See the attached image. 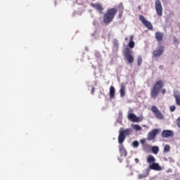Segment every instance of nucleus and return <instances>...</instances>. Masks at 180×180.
I'll return each mask as SVG.
<instances>
[{
	"instance_id": "1",
	"label": "nucleus",
	"mask_w": 180,
	"mask_h": 180,
	"mask_svg": "<svg viewBox=\"0 0 180 180\" xmlns=\"http://www.w3.org/2000/svg\"><path fill=\"white\" fill-rule=\"evenodd\" d=\"M162 88H164V82L162 80L156 82L150 89V98L152 99H157V97L160 95V92L162 95H165L167 94V89Z\"/></svg>"
},
{
	"instance_id": "2",
	"label": "nucleus",
	"mask_w": 180,
	"mask_h": 180,
	"mask_svg": "<svg viewBox=\"0 0 180 180\" xmlns=\"http://www.w3.org/2000/svg\"><path fill=\"white\" fill-rule=\"evenodd\" d=\"M117 8H108L103 15V22L105 25H110L117 14Z\"/></svg>"
},
{
	"instance_id": "3",
	"label": "nucleus",
	"mask_w": 180,
	"mask_h": 180,
	"mask_svg": "<svg viewBox=\"0 0 180 180\" xmlns=\"http://www.w3.org/2000/svg\"><path fill=\"white\" fill-rule=\"evenodd\" d=\"M148 164H149V169H153V171H162V167L159 163L155 162V158L154 156L149 155L146 159Z\"/></svg>"
},
{
	"instance_id": "4",
	"label": "nucleus",
	"mask_w": 180,
	"mask_h": 180,
	"mask_svg": "<svg viewBox=\"0 0 180 180\" xmlns=\"http://www.w3.org/2000/svg\"><path fill=\"white\" fill-rule=\"evenodd\" d=\"M131 133H133L132 129L128 128L126 129H123V128H121L118 136L119 144H123V142L124 141V140H126V137L130 136Z\"/></svg>"
},
{
	"instance_id": "5",
	"label": "nucleus",
	"mask_w": 180,
	"mask_h": 180,
	"mask_svg": "<svg viewBox=\"0 0 180 180\" xmlns=\"http://www.w3.org/2000/svg\"><path fill=\"white\" fill-rule=\"evenodd\" d=\"M124 56L129 64L134 63V56L131 55L130 49H125Z\"/></svg>"
},
{
	"instance_id": "6",
	"label": "nucleus",
	"mask_w": 180,
	"mask_h": 180,
	"mask_svg": "<svg viewBox=\"0 0 180 180\" xmlns=\"http://www.w3.org/2000/svg\"><path fill=\"white\" fill-rule=\"evenodd\" d=\"M139 20L143 25V26H145V27H147V29H148L149 30H153V24H151L150 21L147 20V19H146V17L139 15Z\"/></svg>"
},
{
	"instance_id": "7",
	"label": "nucleus",
	"mask_w": 180,
	"mask_h": 180,
	"mask_svg": "<svg viewBox=\"0 0 180 180\" xmlns=\"http://www.w3.org/2000/svg\"><path fill=\"white\" fill-rule=\"evenodd\" d=\"M151 110H152L153 113H154V115H155V117H157V119H160V120H162V119H164V115H162V113L160 112V110H158L157 106L153 105L151 107Z\"/></svg>"
},
{
	"instance_id": "8",
	"label": "nucleus",
	"mask_w": 180,
	"mask_h": 180,
	"mask_svg": "<svg viewBox=\"0 0 180 180\" xmlns=\"http://www.w3.org/2000/svg\"><path fill=\"white\" fill-rule=\"evenodd\" d=\"M158 129H152L148 134L147 140L148 141H153V140L155 139V137H157V135L158 134Z\"/></svg>"
},
{
	"instance_id": "9",
	"label": "nucleus",
	"mask_w": 180,
	"mask_h": 180,
	"mask_svg": "<svg viewBox=\"0 0 180 180\" xmlns=\"http://www.w3.org/2000/svg\"><path fill=\"white\" fill-rule=\"evenodd\" d=\"M155 8L158 16H162V5L160 0H156L155 2Z\"/></svg>"
},
{
	"instance_id": "10",
	"label": "nucleus",
	"mask_w": 180,
	"mask_h": 180,
	"mask_svg": "<svg viewBox=\"0 0 180 180\" xmlns=\"http://www.w3.org/2000/svg\"><path fill=\"white\" fill-rule=\"evenodd\" d=\"M90 6L92 8H94L96 11L99 12V13H103V11L105 8H103V6H102V4H101V3H91Z\"/></svg>"
},
{
	"instance_id": "11",
	"label": "nucleus",
	"mask_w": 180,
	"mask_h": 180,
	"mask_svg": "<svg viewBox=\"0 0 180 180\" xmlns=\"http://www.w3.org/2000/svg\"><path fill=\"white\" fill-rule=\"evenodd\" d=\"M162 53H164V46H160L153 51V57H160Z\"/></svg>"
},
{
	"instance_id": "12",
	"label": "nucleus",
	"mask_w": 180,
	"mask_h": 180,
	"mask_svg": "<svg viewBox=\"0 0 180 180\" xmlns=\"http://www.w3.org/2000/svg\"><path fill=\"white\" fill-rule=\"evenodd\" d=\"M172 136H174V132L171 130H163L161 134V136L163 139H167L168 137H172Z\"/></svg>"
},
{
	"instance_id": "13",
	"label": "nucleus",
	"mask_w": 180,
	"mask_h": 180,
	"mask_svg": "<svg viewBox=\"0 0 180 180\" xmlns=\"http://www.w3.org/2000/svg\"><path fill=\"white\" fill-rule=\"evenodd\" d=\"M118 12L119 13L117 18L118 19H122V18L123 17V13L124 12V6H123L122 3L120 4L118 6Z\"/></svg>"
},
{
	"instance_id": "14",
	"label": "nucleus",
	"mask_w": 180,
	"mask_h": 180,
	"mask_svg": "<svg viewBox=\"0 0 180 180\" xmlns=\"http://www.w3.org/2000/svg\"><path fill=\"white\" fill-rule=\"evenodd\" d=\"M128 119L130 120V122H135L136 123L140 122V118L133 113L128 114Z\"/></svg>"
},
{
	"instance_id": "15",
	"label": "nucleus",
	"mask_w": 180,
	"mask_h": 180,
	"mask_svg": "<svg viewBox=\"0 0 180 180\" xmlns=\"http://www.w3.org/2000/svg\"><path fill=\"white\" fill-rule=\"evenodd\" d=\"M119 150L122 156L127 157V150H126V148L123 145L119 146Z\"/></svg>"
},
{
	"instance_id": "16",
	"label": "nucleus",
	"mask_w": 180,
	"mask_h": 180,
	"mask_svg": "<svg viewBox=\"0 0 180 180\" xmlns=\"http://www.w3.org/2000/svg\"><path fill=\"white\" fill-rule=\"evenodd\" d=\"M148 175H150V169H146L145 170V172L143 174H139L138 175V178L139 179H143V178H147V176H148Z\"/></svg>"
},
{
	"instance_id": "17",
	"label": "nucleus",
	"mask_w": 180,
	"mask_h": 180,
	"mask_svg": "<svg viewBox=\"0 0 180 180\" xmlns=\"http://www.w3.org/2000/svg\"><path fill=\"white\" fill-rule=\"evenodd\" d=\"M155 37L158 41H162V39H164V34H162V32H157L155 34Z\"/></svg>"
},
{
	"instance_id": "18",
	"label": "nucleus",
	"mask_w": 180,
	"mask_h": 180,
	"mask_svg": "<svg viewBox=\"0 0 180 180\" xmlns=\"http://www.w3.org/2000/svg\"><path fill=\"white\" fill-rule=\"evenodd\" d=\"M120 96L123 98V96H125L126 95V86L124 84H121V88L120 90Z\"/></svg>"
},
{
	"instance_id": "19",
	"label": "nucleus",
	"mask_w": 180,
	"mask_h": 180,
	"mask_svg": "<svg viewBox=\"0 0 180 180\" xmlns=\"http://www.w3.org/2000/svg\"><path fill=\"white\" fill-rule=\"evenodd\" d=\"M116 93V90L115 89V86H110V98L113 99L115 98V94Z\"/></svg>"
},
{
	"instance_id": "20",
	"label": "nucleus",
	"mask_w": 180,
	"mask_h": 180,
	"mask_svg": "<svg viewBox=\"0 0 180 180\" xmlns=\"http://www.w3.org/2000/svg\"><path fill=\"white\" fill-rule=\"evenodd\" d=\"M133 39H134V35L129 36V42L128 44V46H129V47H130V49H134L135 43L133 41Z\"/></svg>"
},
{
	"instance_id": "21",
	"label": "nucleus",
	"mask_w": 180,
	"mask_h": 180,
	"mask_svg": "<svg viewBox=\"0 0 180 180\" xmlns=\"http://www.w3.org/2000/svg\"><path fill=\"white\" fill-rule=\"evenodd\" d=\"M174 98H175L176 104L178 105V106H180V94H174Z\"/></svg>"
},
{
	"instance_id": "22",
	"label": "nucleus",
	"mask_w": 180,
	"mask_h": 180,
	"mask_svg": "<svg viewBox=\"0 0 180 180\" xmlns=\"http://www.w3.org/2000/svg\"><path fill=\"white\" fill-rule=\"evenodd\" d=\"M152 152L153 154H158L160 152V148L158 146H153L152 147Z\"/></svg>"
},
{
	"instance_id": "23",
	"label": "nucleus",
	"mask_w": 180,
	"mask_h": 180,
	"mask_svg": "<svg viewBox=\"0 0 180 180\" xmlns=\"http://www.w3.org/2000/svg\"><path fill=\"white\" fill-rule=\"evenodd\" d=\"M132 129H134V130H136L138 131H141V130L143 129L141 128V127L139 124H134L132 125Z\"/></svg>"
},
{
	"instance_id": "24",
	"label": "nucleus",
	"mask_w": 180,
	"mask_h": 180,
	"mask_svg": "<svg viewBox=\"0 0 180 180\" xmlns=\"http://www.w3.org/2000/svg\"><path fill=\"white\" fill-rule=\"evenodd\" d=\"M171 146L169 145H165L163 149V153H169Z\"/></svg>"
},
{
	"instance_id": "25",
	"label": "nucleus",
	"mask_w": 180,
	"mask_h": 180,
	"mask_svg": "<svg viewBox=\"0 0 180 180\" xmlns=\"http://www.w3.org/2000/svg\"><path fill=\"white\" fill-rule=\"evenodd\" d=\"M143 148L145 151H148V150H150V148H151V146L148 143H144L143 145Z\"/></svg>"
},
{
	"instance_id": "26",
	"label": "nucleus",
	"mask_w": 180,
	"mask_h": 180,
	"mask_svg": "<svg viewBox=\"0 0 180 180\" xmlns=\"http://www.w3.org/2000/svg\"><path fill=\"white\" fill-rule=\"evenodd\" d=\"M141 63H143V58L141 56H139L137 58V64L139 66L141 65Z\"/></svg>"
},
{
	"instance_id": "27",
	"label": "nucleus",
	"mask_w": 180,
	"mask_h": 180,
	"mask_svg": "<svg viewBox=\"0 0 180 180\" xmlns=\"http://www.w3.org/2000/svg\"><path fill=\"white\" fill-rule=\"evenodd\" d=\"M170 112H175V109H176V107L175 105H172L169 107Z\"/></svg>"
},
{
	"instance_id": "28",
	"label": "nucleus",
	"mask_w": 180,
	"mask_h": 180,
	"mask_svg": "<svg viewBox=\"0 0 180 180\" xmlns=\"http://www.w3.org/2000/svg\"><path fill=\"white\" fill-rule=\"evenodd\" d=\"M132 146H133L134 147H139V141H134L132 143Z\"/></svg>"
},
{
	"instance_id": "29",
	"label": "nucleus",
	"mask_w": 180,
	"mask_h": 180,
	"mask_svg": "<svg viewBox=\"0 0 180 180\" xmlns=\"http://www.w3.org/2000/svg\"><path fill=\"white\" fill-rule=\"evenodd\" d=\"M176 125H177V127H179L180 129V117H179L177 119Z\"/></svg>"
},
{
	"instance_id": "30",
	"label": "nucleus",
	"mask_w": 180,
	"mask_h": 180,
	"mask_svg": "<svg viewBox=\"0 0 180 180\" xmlns=\"http://www.w3.org/2000/svg\"><path fill=\"white\" fill-rule=\"evenodd\" d=\"M174 43H176L177 44H179V41H178V39L174 38Z\"/></svg>"
},
{
	"instance_id": "31",
	"label": "nucleus",
	"mask_w": 180,
	"mask_h": 180,
	"mask_svg": "<svg viewBox=\"0 0 180 180\" xmlns=\"http://www.w3.org/2000/svg\"><path fill=\"white\" fill-rule=\"evenodd\" d=\"M141 144H143V146H144V144H146V143H146V140L141 139Z\"/></svg>"
},
{
	"instance_id": "32",
	"label": "nucleus",
	"mask_w": 180,
	"mask_h": 180,
	"mask_svg": "<svg viewBox=\"0 0 180 180\" xmlns=\"http://www.w3.org/2000/svg\"><path fill=\"white\" fill-rule=\"evenodd\" d=\"M134 161H135V162H136V164H138V162H140V160H139V158H135Z\"/></svg>"
},
{
	"instance_id": "33",
	"label": "nucleus",
	"mask_w": 180,
	"mask_h": 180,
	"mask_svg": "<svg viewBox=\"0 0 180 180\" xmlns=\"http://www.w3.org/2000/svg\"><path fill=\"white\" fill-rule=\"evenodd\" d=\"M94 92H95V88L91 89V94H94Z\"/></svg>"
},
{
	"instance_id": "34",
	"label": "nucleus",
	"mask_w": 180,
	"mask_h": 180,
	"mask_svg": "<svg viewBox=\"0 0 180 180\" xmlns=\"http://www.w3.org/2000/svg\"><path fill=\"white\" fill-rule=\"evenodd\" d=\"M159 68H160V70H162V68H164V67H163L162 65H160V66L159 67Z\"/></svg>"
},
{
	"instance_id": "35",
	"label": "nucleus",
	"mask_w": 180,
	"mask_h": 180,
	"mask_svg": "<svg viewBox=\"0 0 180 180\" xmlns=\"http://www.w3.org/2000/svg\"><path fill=\"white\" fill-rule=\"evenodd\" d=\"M96 56H98V57H99V56H101V53H97L96 54Z\"/></svg>"
},
{
	"instance_id": "36",
	"label": "nucleus",
	"mask_w": 180,
	"mask_h": 180,
	"mask_svg": "<svg viewBox=\"0 0 180 180\" xmlns=\"http://www.w3.org/2000/svg\"><path fill=\"white\" fill-rule=\"evenodd\" d=\"M125 40H127V38H125Z\"/></svg>"
}]
</instances>
